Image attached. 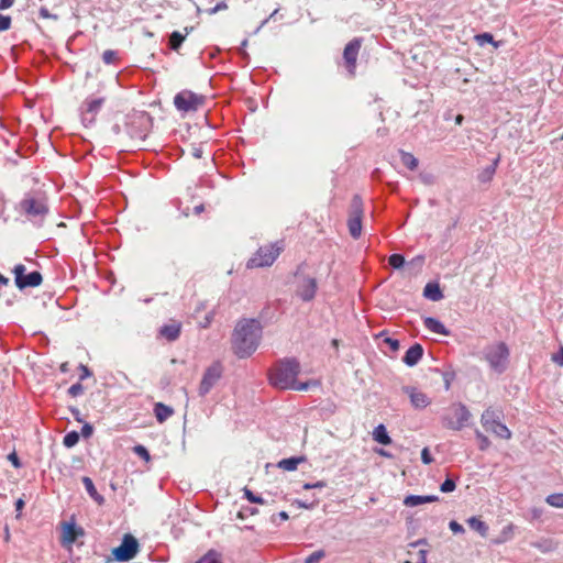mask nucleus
Here are the masks:
<instances>
[{
  "mask_svg": "<svg viewBox=\"0 0 563 563\" xmlns=\"http://www.w3.org/2000/svg\"><path fill=\"white\" fill-rule=\"evenodd\" d=\"M401 163L410 170H415L418 167V159L408 152L400 151Z\"/></svg>",
  "mask_w": 563,
  "mask_h": 563,
  "instance_id": "obj_28",
  "label": "nucleus"
},
{
  "mask_svg": "<svg viewBox=\"0 0 563 563\" xmlns=\"http://www.w3.org/2000/svg\"><path fill=\"white\" fill-rule=\"evenodd\" d=\"M119 57L118 52L113 49H107L102 54V60L107 65H114L117 64Z\"/></svg>",
  "mask_w": 563,
  "mask_h": 563,
  "instance_id": "obj_35",
  "label": "nucleus"
},
{
  "mask_svg": "<svg viewBox=\"0 0 563 563\" xmlns=\"http://www.w3.org/2000/svg\"><path fill=\"white\" fill-rule=\"evenodd\" d=\"M81 482L88 493V495L98 504V505H103L104 504V497L102 495H100L96 487H95V484L92 482V479L88 476H84L81 478Z\"/></svg>",
  "mask_w": 563,
  "mask_h": 563,
  "instance_id": "obj_21",
  "label": "nucleus"
},
{
  "mask_svg": "<svg viewBox=\"0 0 563 563\" xmlns=\"http://www.w3.org/2000/svg\"><path fill=\"white\" fill-rule=\"evenodd\" d=\"M481 422L486 431L494 433L496 437L505 440L511 438V431L499 421V416L494 409L487 408L482 413Z\"/></svg>",
  "mask_w": 563,
  "mask_h": 563,
  "instance_id": "obj_7",
  "label": "nucleus"
},
{
  "mask_svg": "<svg viewBox=\"0 0 563 563\" xmlns=\"http://www.w3.org/2000/svg\"><path fill=\"white\" fill-rule=\"evenodd\" d=\"M203 155V150H202V146L201 145H198V146H194L192 147V156L195 158H201Z\"/></svg>",
  "mask_w": 563,
  "mask_h": 563,
  "instance_id": "obj_59",
  "label": "nucleus"
},
{
  "mask_svg": "<svg viewBox=\"0 0 563 563\" xmlns=\"http://www.w3.org/2000/svg\"><path fill=\"white\" fill-rule=\"evenodd\" d=\"M456 488V482L454 478L446 477V479L440 485L442 493H451Z\"/></svg>",
  "mask_w": 563,
  "mask_h": 563,
  "instance_id": "obj_39",
  "label": "nucleus"
},
{
  "mask_svg": "<svg viewBox=\"0 0 563 563\" xmlns=\"http://www.w3.org/2000/svg\"><path fill=\"white\" fill-rule=\"evenodd\" d=\"M15 0H0V11L11 8Z\"/></svg>",
  "mask_w": 563,
  "mask_h": 563,
  "instance_id": "obj_58",
  "label": "nucleus"
},
{
  "mask_svg": "<svg viewBox=\"0 0 563 563\" xmlns=\"http://www.w3.org/2000/svg\"><path fill=\"white\" fill-rule=\"evenodd\" d=\"M385 343L390 347L391 351H398L399 350V341L393 338H387L385 340Z\"/></svg>",
  "mask_w": 563,
  "mask_h": 563,
  "instance_id": "obj_54",
  "label": "nucleus"
},
{
  "mask_svg": "<svg viewBox=\"0 0 563 563\" xmlns=\"http://www.w3.org/2000/svg\"><path fill=\"white\" fill-rule=\"evenodd\" d=\"M423 296L432 301H439L443 298V292L437 283H428L423 289Z\"/></svg>",
  "mask_w": 563,
  "mask_h": 563,
  "instance_id": "obj_22",
  "label": "nucleus"
},
{
  "mask_svg": "<svg viewBox=\"0 0 563 563\" xmlns=\"http://www.w3.org/2000/svg\"><path fill=\"white\" fill-rule=\"evenodd\" d=\"M552 361L560 366H563V346L560 347L558 353L552 355Z\"/></svg>",
  "mask_w": 563,
  "mask_h": 563,
  "instance_id": "obj_53",
  "label": "nucleus"
},
{
  "mask_svg": "<svg viewBox=\"0 0 563 563\" xmlns=\"http://www.w3.org/2000/svg\"><path fill=\"white\" fill-rule=\"evenodd\" d=\"M499 158H496L490 165L486 166L477 176L478 181L485 184L489 183L495 173L498 165Z\"/></svg>",
  "mask_w": 563,
  "mask_h": 563,
  "instance_id": "obj_25",
  "label": "nucleus"
},
{
  "mask_svg": "<svg viewBox=\"0 0 563 563\" xmlns=\"http://www.w3.org/2000/svg\"><path fill=\"white\" fill-rule=\"evenodd\" d=\"M223 367L220 362H213L207 369L205 371L199 388L198 394L200 397H205L210 393L213 386L220 380L222 377Z\"/></svg>",
  "mask_w": 563,
  "mask_h": 563,
  "instance_id": "obj_12",
  "label": "nucleus"
},
{
  "mask_svg": "<svg viewBox=\"0 0 563 563\" xmlns=\"http://www.w3.org/2000/svg\"><path fill=\"white\" fill-rule=\"evenodd\" d=\"M243 494H244V497L252 504H260V505H263L265 504V500L264 498H262L261 496L258 495H255L251 489H249L247 487H245L243 489Z\"/></svg>",
  "mask_w": 563,
  "mask_h": 563,
  "instance_id": "obj_37",
  "label": "nucleus"
},
{
  "mask_svg": "<svg viewBox=\"0 0 563 563\" xmlns=\"http://www.w3.org/2000/svg\"><path fill=\"white\" fill-rule=\"evenodd\" d=\"M388 263L389 265L395 268V269H399L404 266L405 264V257L401 255V254H391L388 258Z\"/></svg>",
  "mask_w": 563,
  "mask_h": 563,
  "instance_id": "obj_36",
  "label": "nucleus"
},
{
  "mask_svg": "<svg viewBox=\"0 0 563 563\" xmlns=\"http://www.w3.org/2000/svg\"><path fill=\"white\" fill-rule=\"evenodd\" d=\"M313 488H323L327 486V483L323 481H318L316 483H312Z\"/></svg>",
  "mask_w": 563,
  "mask_h": 563,
  "instance_id": "obj_64",
  "label": "nucleus"
},
{
  "mask_svg": "<svg viewBox=\"0 0 563 563\" xmlns=\"http://www.w3.org/2000/svg\"><path fill=\"white\" fill-rule=\"evenodd\" d=\"M511 531H512V526H511V525H509L508 527H506V528L503 530V534H505V536H506V537H505V539L499 540L498 542H503V541H505V540L509 539L510 537L508 536V533H510Z\"/></svg>",
  "mask_w": 563,
  "mask_h": 563,
  "instance_id": "obj_62",
  "label": "nucleus"
},
{
  "mask_svg": "<svg viewBox=\"0 0 563 563\" xmlns=\"http://www.w3.org/2000/svg\"><path fill=\"white\" fill-rule=\"evenodd\" d=\"M423 355V347L420 343H415L405 353L402 361L408 366H415Z\"/></svg>",
  "mask_w": 563,
  "mask_h": 563,
  "instance_id": "obj_16",
  "label": "nucleus"
},
{
  "mask_svg": "<svg viewBox=\"0 0 563 563\" xmlns=\"http://www.w3.org/2000/svg\"><path fill=\"white\" fill-rule=\"evenodd\" d=\"M84 386L80 383H76L68 388V395L78 397L84 394Z\"/></svg>",
  "mask_w": 563,
  "mask_h": 563,
  "instance_id": "obj_44",
  "label": "nucleus"
},
{
  "mask_svg": "<svg viewBox=\"0 0 563 563\" xmlns=\"http://www.w3.org/2000/svg\"><path fill=\"white\" fill-rule=\"evenodd\" d=\"M288 518L289 516L286 511H279L278 514L272 516V521L276 523L277 519H279L280 521H286L288 520Z\"/></svg>",
  "mask_w": 563,
  "mask_h": 563,
  "instance_id": "obj_57",
  "label": "nucleus"
},
{
  "mask_svg": "<svg viewBox=\"0 0 563 563\" xmlns=\"http://www.w3.org/2000/svg\"><path fill=\"white\" fill-rule=\"evenodd\" d=\"M510 352L505 342L488 344L482 351V360L486 361L492 371L503 374L508 366Z\"/></svg>",
  "mask_w": 563,
  "mask_h": 563,
  "instance_id": "obj_4",
  "label": "nucleus"
},
{
  "mask_svg": "<svg viewBox=\"0 0 563 563\" xmlns=\"http://www.w3.org/2000/svg\"><path fill=\"white\" fill-rule=\"evenodd\" d=\"M402 391L408 395L411 405L417 409H423L430 404V398L416 387L404 386Z\"/></svg>",
  "mask_w": 563,
  "mask_h": 563,
  "instance_id": "obj_15",
  "label": "nucleus"
},
{
  "mask_svg": "<svg viewBox=\"0 0 563 563\" xmlns=\"http://www.w3.org/2000/svg\"><path fill=\"white\" fill-rule=\"evenodd\" d=\"M133 451L141 459H143L145 461H150V459H151L150 452L144 445L137 444L133 448Z\"/></svg>",
  "mask_w": 563,
  "mask_h": 563,
  "instance_id": "obj_42",
  "label": "nucleus"
},
{
  "mask_svg": "<svg viewBox=\"0 0 563 563\" xmlns=\"http://www.w3.org/2000/svg\"><path fill=\"white\" fill-rule=\"evenodd\" d=\"M423 325L429 331L441 334V335H450V331L445 328V325L433 317H427L423 319Z\"/></svg>",
  "mask_w": 563,
  "mask_h": 563,
  "instance_id": "obj_19",
  "label": "nucleus"
},
{
  "mask_svg": "<svg viewBox=\"0 0 563 563\" xmlns=\"http://www.w3.org/2000/svg\"><path fill=\"white\" fill-rule=\"evenodd\" d=\"M80 434L77 431H70L65 434L63 444L66 448H73L79 442Z\"/></svg>",
  "mask_w": 563,
  "mask_h": 563,
  "instance_id": "obj_34",
  "label": "nucleus"
},
{
  "mask_svg": "<svg viewBox=\"0 0 563 563\" xmlns=\"http://www.w3.org/2000/svg\"><path fill=\"white\" fill-rule=\"evenodd\" d=\"M467 523L468 526L471 527V529L479 532L482 536H486L487 533V530H488V527L487 525L482 521L481 519L476 518V517H471L468 520H467Z\"/></svg>",
  "mask_w": 563,
  "mask_h": 563,
  "instance_id": "obj_29",
  "label": "nucleus"
},
{
  "mask_svg": "<svg viewBox=\"0 0 563 563\" xmlns=\"http://www.w3.org/2000/svg\"><path fill=\"white\" fill-rule=\"evenodd\" d=\"M439 497L435 495H427V496H419V495H408L404 499V505L407 507H416L426 503H434L438 501Z\"/></svg>",
  "mask_w": 563,
  "mask_h": 563,
  "instance_id": "obj_20",
  "label": "nucleus"
},
{
  "mask_svg": "<svg viewBox=\"0 0 563 563\" xmlns=\"http://www.w3.org/2000/svg\"><path fill=\"white\" fill-rule=\"evenodd\" d=\"M475 435L478 440V448L481 451H485L489 448L490 441L489 439L483 434L481 431L476 430Z\"/></svg>",
  "mask_w": 563,
  "mask_h": 563,
  "instance_id": "obj_38",
  "label": "nucleus"
},
{
  "mask_svg": "<svg viewBox=\"0 0 563 563\" xmlns=\"http://www.w3.org/2000/svg\"><path fill=\"white\" fill-rule=\"evenodd\" d=\"M140 551V544L132 534H124L119 547L112 550V555L118 562H126L136 556Z\"/></svg>",
  "mask_w": 563,
  "mask_h": 563,
  "instance_id": "obj_8",
  "label": "nucleus"
},
{
  "mask_svg": "<svg viewBox=\"0 0 563 563\" xmlns=\"http://www.w3.org/2000/svg\"><path fill=\"white\" fill-rule=\"evenodd\" d=\"M180 332H181V323L177 322V321H173L168 324H164L159 329V334L169 342L176 341L179 338Z\"/></svg>",
  "mask_w": 563,
  "mask_h": 563,
  "instance_id": "obj_17",
  "label": "nucleus"
},
{
  "mask_svg": "<svg viewBox=\"0 0 563 563\" xmlns=\"http://www.w3.org/2000/svg\"><path fill=\"white\" fill-rule=\"evenodd\" d=\"M545 501L554 508H563V493H554L547 496Z\"/></svg>",
  "mask_w": 563,
  "mask_h": 563,
  "instance_id": "obj_32",
  "label": "nucleus"
},
{
  "mask_svg": "<svg viewBox=\"0 0 563 563\" xmlns=\"http://www.w3.org/2000/svg\"><path fill=\"white\" fill-rule=\"evenodd\" d=\"M8 460L12 463V465L15 467V468H20L21 467V462H20V459L19 456L16 455L15 452H12L8 455Z\"/></svg>",
  "mask_w": 563,
  "mask_h": 563,
  "instance_id": "obj_56",
  "label": "nucleus"
},
{
  "mask_svg": "<svg viewBox=\"0 0 563 563\" xmlns=\"http://www.w3.org/2000/svg\"><path fill=\"white\" fill-rule=\"evenodd\" d=\"M418 555H419V563H427V551L426 550H420L418 552Z\"/></svg>",
  "mask_w": 563,
  "mask_h": 563,
  "instance_id": "obj_61",
  "label": "nucleus"
},
{
  "mask_svg": "<svg viewBox=\"0 0 563 563\" xmlns=\"http://www.w3.org/2000/svg\"><path fill=\"white\" fill-rule=\"evenodd\" d=\"M305 457L303 456H292V457H288V459H284L282 461H279L278 463V467L285 470V471H295L297 470L298 465L302 462H305Z\"/></svg>",
  "mask_w": 563,
  "mask_h": 563,
  "instance_id": "obj_26",
  "label": "nucleus"
},
{
  "mask_svg": "<svg viewBox=\"0 0 563 563\" xmlns=\"http://www.w3.org/2000/svg\"><path fill=\"white\" fill-rule=\"evenodd\" d=\"M95 119H96L95 114L88 113L87 111L82 110L81 120L86 126L89 124H92L95 122Z\"/></svg>",
  "mask_w": 563,
  "mask_h": 563,
  "instance_id": "obj_46",
  "label": "nucleus"
},
{
  "mask_svg": "<svg viewBox=\"0 0 563 563\" xmlns=\"http://www.w3.org/2000/svg\"><path fill=\"white\" fill-rule=\"evenodd\" d=\"M38 14L41 18L43 19H53V20H57V15L56 14H52L48 9H46L45 7H42L40 10H38Z\"/></svg>",
  "mask_w": 563,
  "mask_h": 563,
  "instance_id": "obj_51",
  "label": "nucleus"
},
{
  "mask_svg": "<svg viewBox=\"0 0 563 563\" xmlns=\"http://www.w3.org/2000/svg\"><path fill=\"white\" fill-rule=\"evenodd\" d=\"M362 46V38L351 40L344 47L343 59L351 77L355 76L356 60Z\"/></svg>",
  "mask_w": 563,
  "mask_h": 563,
  "instance_id": "obj_14",
  "label": "nucleus"
},
{
  "mask_svg": "<svg viewBox=\"0 0 563 563\" xmlns=\"http://www.w3.org/2000/svg\"><path fill=\"white\" fill-rule=\"evenodd\" d=\"M295 503L300 508L312 509L318 504V500L307 501V500H299V499H297Z\"/></svg>",
  "mask_w": 563,
  "mask_h": 563,
  "instance_id": "obj_48",
  "label": "nucleus"
},
{
  "mask_svg": "<svg viewBox=\"0 0 563 563\" xmlns=\"http://www.w3.org/2000/svg\"><path fill=\"white\" fill-rule=\"evenodd\" d=\"M475 38H476V41H477V43L479 45H484L486 43H490V44H494L495 46H497V44L494 41V36L490 33L478 34V35H476Z\"/></svg>",
  "mask_w": 563,
  "mask_h": 563,
  "instance_id": "obj_43",
  "label": "nucleus"
},
{
  "mask_svg": "<svg viewBox=\"0 0 563 563\" xmlns=\"http://www.w3.org/2000/svg\"><path fill=\"white\" fill-rule=\"evenodd\" d=\"M298 278L296 295L306 302L313 300L317 294L318 284L314 277H310L300 273V267L295 273Z\"/></svg>",
  "mask_w": 563,
  "mask_h": 563,
  "instance_id": "obj_11",
  "label": "nucleus"
},
{
  "mask_svg": "<svg viewBox=\"0 0 563 563\" xmlns=\"http://www.w3.org/2000/svg\"><path fill=\"white\" fill-rule=\"evenodd\" d=\"M221 555L216 550H209L197 563H220Z\"/></svg>",
  "mask_w": 563,
  "mask_h": 563,
  "instance_id": "obj_33",
  "label": "nucleus"
},
{
  "mask_svg": "<svg viewBox=\"0 0 563 563\" xmlns=\"http://www.w3.org/2000/svg\"><path fill=\"white\" fill-rule=\"evenodd\" d=\"M258 514V509L255 508V507H243L239 512H238V518L240 519H245L250 516H255Z\"/></svg>",
  "mask_w": 563,
  "mask_h": 563,
  "instance_id": "obj_41",
  "label": "nucleus"
},
{
  "mask_svg": "<svg viewBox=\"0 0 563 563\" xmlns=\"http://www.w3.org/2000/svg\"><path fill=\"white\" fill-rule=\"evenodd\" d=\"M205 103V97L190 90H183L174 97V104L178 111L190 112L198 110Z\"/></svg>",
  "mask_w": 563,
  "mask_h": 563,
  "instance_id": "obj_9",
  "label": "nucleus"
},
{
  "mask_svg": "<svg viewBox=\"0 0 563 563\" xmlns=\"http://www.w3.org/2000/svg\"><path fill=\"white\" fill-rule=\"evenodd\" d=\"M14 282L19 289H25L27 287H37L42 284V274L37 271L25 274L26 267L23 264H18L13 268Z\"/></svg>",
  "mask_w": 563,
  "mask_h": 563,
  "instance_id": "obj_13",
  "label": "nucleus"
},
{
  "mask_svg": "<svg viewBox=\"0 0 563 563\" xmlns=\"http://www.w3.org/2000/svg\"><path fill=\"white\" fill-rule=\"evenodd\" d=\"M154 413L158 422H164L174 413V410L172 407L166 406L163 402H157L154 406Z\"/></svg>",
  "mask_w": 563,
  "mask_h": 563,
  "instance_id": "obj_23",
  "label": "nucleus"
},
{
  "mask_svg": "<svg viewBox=\"0 0 563 563\" xmlns=\"http://www.w3.org/2000/svg\"><path fill=\"white\" fill-rule=\"evenodd\" d=\"M85 531L75 523H66L63 534L64 543H74L78 537L84 536Z\"/></svg>",
  "mask_w": 563,
  "mask_h": 563,
  "instance_id": "obj_18",
  "label": "nucleus"
},
{
  "mask_svg": "<svg viewBox=\"0 0 563 563\" xmlns=\"http://www.w3.org/2000/svg\"><path fill=\"white\" fill-rule=\"evenodd\" d=\"M283 250V241H277L275 243L261 246L254 256L247 261L246 266L249 268L271 266L279 256Z\"/></svg>",
  "mask_w": 563,
  "mask_h": 563,
  "instance_id": "obj_5",
  "label": "nucleus"
},
{
  "mask_svg": "<svg viewBox=\"0 0 563 563\" xmlns=\"http://www.w3.org/2000/svg\"><path fill=\"white\" fill-rule=\"evenodd\" d=\"M20 211L34 224L42 225L49 212L44 192L32 191L24 195L19 203Z\"/></svg>",
  "mask_w": 563,
  "mask_h": 563,
  "instance_id": "obj_3",
  "label": "nucleus"
},
{
  "mask_svg": "<svg viewBox=\"0 0 563 563\" xmlns=\"http://www.w3.org/2000/svg\"><path fill=\"white\" fill-rule=\"evenodd\" d=\"M93 433V427L90 424V423H85L81 428V432L80 434L85 438V439H88L92 435Z\"/></svg>",
  "mask_w": 563,
  "mask_h": 563,
  "instance_id": "obj_49",
  "label": "nucleus"
},
{
  "mask_svg": "<svg viewBox=\"0 0 563 563\" xmlns=\"http://www.w3.org/2000/svg\"><path fill=\"white\" fill-rule=\"evenodd\" d=\"M318 386H320V382L317 379H311V380L303 382V383H298L296 379L289 389L298 390V391H306V390L310 389L311 387H318Z\"/></svg>",
  "mask_w": 563,
  "mask_h": 563,
  "instance_id": "obj_30",
  "label": "nucleus"
},
{
  "mask_svg": "<svg viewBox=\"0 0 563 563\" xmlns=\"http://www.w3.org/2000/svg\"><path fill=\"white\" fill-rule=\"evenodd\" d=\"M11 16L0 14V32L8 31L11 27Z\"/></svg>",
  "mask_w": 563,
  "mask_h": 563,
  "instance_id": "obj_45",
  "label": "nucleus"
},
{
  "mask_svg": "<svg viewBox=\"0 0 563 563\" xmlns=\"http://www.w3.org/2000/svg\"><path fill=\"white\" fill-rule=\"evenodd\" d=\"M323 558H325L324 550H318L311 553L306 560L305 563H319Z\"/></svg>",
  "mask_w": 563,
  "mask_h": 563,
  "instance_id": "obj_40",
  "label": "nucleus"
},
{
  "mask_svg": "<svg viewBox=\"0 0 563 563\" xmlns=\"http://www.w3.org/2000/svg\"><path fill=\"white\" fill-rule=\"evenodd\" d=\"M262 338V325L256 319H244L240 321L232 334V347L240 357L252 355Z\"/></svg>",
  "mask_w": 563,
  "mask_h": 563,
  "instance_id": "obj_1",
  "label": "nucleus"
},
{
  "mask_svg": "<svg viewBox=\"0 0 563 563\" xmlns=\"http://www.w3.org/2000/svg\"><path fill=\"white\" fill-rule=\"evenodd\" d=\"M373 439L384 445H388L391 443V438L389 437L386 427L384 424H378L373 431Z\"/></svg>",
  "mask_w": 563,
  "mask_h": 563,
  "instance_id": "obj_24",
  "label": "nucleus"
},
{
  "mask_svg": "<svg viewBox=\"0 0 563 563\" xmlns=\"http://www.w3.org/2000/svg\"><path fill=\"white\" fill-rule=\"evenodd\" d=\"M24 507V501L23 499L19 498L16 501H15V510L20 511L22 510Z\"/></svg>",
  "mask_w": 563,
  "mask_h": 563,
  "instance_id": "obj_63",
  "label": "nucleus"
},
{
  "mask_svg": "<svg viewBox=\"0 0 563 563\" xmlns=\"http://www.w3.org/2000/svg\"><path fill=\"white\" fill-rule=\"evenodd\" d=\"M421 461L424 463V464H431L433 462V457L429 451L428 448H423L422 451H421Z\"/></svg>",
  "mask_w": 563,
  "mask_h": 563,
  "instance_id": "obj_47",
  "label": "nucleus"
},
{
  "mask_svg": "<svg viewBox=\"0 0 563 563\" xmlns=\"http://www.w3.org/2000/svg\"><path fill=\"white\" fill-rule=\"evenodd\" d=\"M453 417L444 416L442 417V424L451 430H461L463 429L467 421L471 418V412L465 405L462 402L455 404L452 407Z\"/></svg>",
  "mask_w": 563,
  "mask_h": 563,
  "instance_id": "obj_10",
  "label": "nucleus"
},
{
  "mask_svg": "<svg viewBox=\"0 0 563 563\" xmlns=\"http://www.w3.org/2000/svg\"><path fill=\"white\" fill-rule=\"evenodd\" d=\"M300 371L301 366L296 357L279 360L268 371L269 384L275 388L288 390Z\"/></svg>",
  "mask_w": 563,
  "mask_h": 563,
  "instance_id": "obj_2",
  "label": "nucleus"
},
{
  "mask_svg": "<svg viewBox=\"0 0 563 563\" xmlns=\"http://www.w3.org/2000/svg\"><path fill=\"white\" fill-rule=\"evenodd\" d=\"M186 35H183L178 31H174L169 36V48L173 51H178L181 46L183 42L185 41Z\"/></svg>",
  "mask_w": 563,
  "mask_h": 563,
  "instance_id": "obj_31",
  "label": "nucleus"
},
{
  "mask_svg": "<svg viewBox=\"0 0 563 563\" xmlns=\"http://www.w3.org/2000/svg\"><path fill=\"white\" fill-rule=\"evenodd\" d=\"M79 369L81 372L80 374V380H84L92 375L91 371L88 368V366L80 364Z\"/></svg>",
  "mask_w": 563,
  "mask_h": 563,
  "instance_id": "obj_55",
  "label": "nucleus"
},
{
  "mask_svg": "<svg viewBox=\"0 0 563 563\" xmlns=\"http://www.w3.org/2000/svg\"><path fill=\"white\" fill-rule=\"evenodd\" d=\"M104 102V98L87 99L84 103V110L91 114H97Z\"/></svg>",
  "mask_w": 563,
  "mask_h": 563,
  "instance_id": "obj_27",
  "label": "nucleus"
},
{
  "mask_svg": "<svg viewBox=\"0 0 563 563\" xmlns=\"http://www.w3.org/2000/svg\"><path fill=\"white\" fill-rule=\"evenodd\" d=\"M363 216V199L360 195H354L350 203L347 228L350 235L355 240H357L362 233Z\"/></svg>",
  "mask_w": 563,
  "mask_h": 563,
  "instance_id": "obj_6",
  "label": "nucleus"
},
{
  "mask_svg": "<svg viewBox=\"0 0 563 563\" xmlns=\"http://www.w3.org/2000/svg\"><path fill=\"white\" fill-rule=\"evenodd\" d=\"M449 528L453 533H463L465 531L463 526L455 520L450 521Z\"/></svg>",
  "mask_w": 563,
  "mask_h": 563,
  "instance_id": "obj_50",
  "label": "nucleus"
},
{
  "mask_svg": "<svg viewBox=\"0 0 563 563\" xmlns=\"http://www.w3.org/2000/svg\"><path fill=\"white\" fill-rule=\"evenodd\" d=\"M225 9H228V4L225 3V1H220V2L217 3L216 7L209 9L208 13L209 14H216L217 12L225 10Z\"/></svg>",
  "mask_w": 563,
  "mask_h": 563,
  "instance_id": "obj_52",
  "label": "nucleus"
},
{
  "mask_svg": "<svg viewBox=\"0 0 563 563\" xmlns=\"http://www.w3.org/2000/svg\"><path fill=\"white\" fill-rule=\"evenodd\" d=\"M70 411H71L73 417L75 418V420H76V421H78V422H81V421H82V419H81V417H80V410H79V409H77V408H71V409H70Z\"/></svg>",
  "mask_w": 563,
  "mask_h": 563,
  "instance_id": "obj_60",
  "label": "nucleus"
}]
</instances>
